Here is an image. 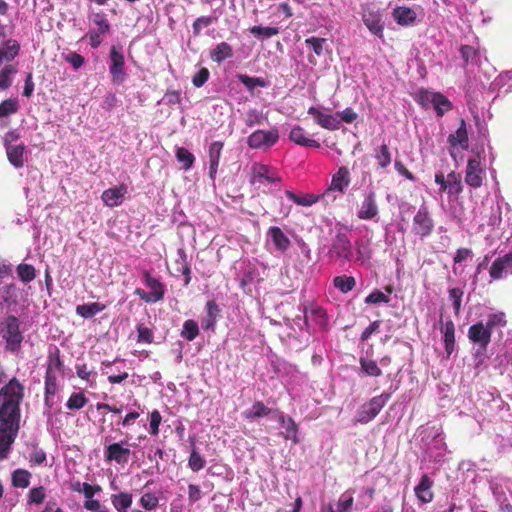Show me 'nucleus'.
Returning a JSON list of instances; mask_svg holds the SVG:
<instances>
[{"mask_svg": "<svg viewBox=\"0 0 512 512\" xmlns=\"http://www.w3.org/2000/svg\"><path fill=\"white\" fill-rule=\"evenodd\" d=\"M24 387L15 378L0 390V460L5 459L20 428Z\"/></svg>", "mask_w": 512, "mask_h": 512, "instance_id": "obj_1", "label": "nucleus"}, {"mask_svg": "<svg viewBox=\"0 0 512 512\" xmlns=\"http://www.w3.org/2000/svg\"><path fill=\"white\" fill-rule=\"evenodd\" d=\"M328 257L332 262L341 264L351 261L353 257L352 244L348 235L343 231V226L338 229L332 241Z\"/></svg>", "mask_w": 512, "mask_h": 512, "instance_id": "obj_2", "label": "nucleus"}, {"mask_svg": "<svg viewBox=\"0 0 512 512\" xmlns=\"http://www.w3.org/2000/svg\"><path fill=\"white\" fill-rule=\"evenodd\" d=\"M421 434H427L422 436L425 454L430 459L439 461L444 456L446 450L443 436L439 431L434 429H423Z\"/></svg>", "mask_w": 512, "mask_h": 512, "instance_id": "obj_3", "label": "nucleus"}, {"mask_svg": "<svg viewBox=\"0 0 512 512\" xmlns=\"http://www.w3.org/2000/svg\"><path fill=\"white\" fill-rule=\"evenodd\" d=\"M19 325V320L14 316H8L1 323V335L11 351H16L23 340Z\"/></svg>", "mask_w": 512, "mask_h": 512, "instance_id": "obj_4", "label": "nucleus"}, {"mask_svg": "<svg viewBox=\"0 0 512 512\" xmlns=\"http://www.w3.org/2000/svg\"><path fill=\"white\" fill-rule=\"evenodd\" d=\"M390 398L389 393H384L373 397L369 402L362 405L356 413L355 421L358 423H368L374 419Z\"/></svg>", "mask_w": 512, "mask_h": 512, "instance_id": "obj_5", "label": "nucleus"}, {"mask_svg": "<svg viewBox=\"0 0 512 512\" xmlns=\"http://www.w3.org/2000/svg\"><path fill=\"white\" fill-rule=\"evenodd\" d=\"M418 101L425 108H433L438 116L451 109V103L444 95L432 91H420Z\"/></svg>", "mask_w": 512, "mask_h": 512, "instance_id": "obj_6", "label": "nucleus"}, {"mask_svg": "<svg viewBox=\"0 0 512 512\" xmlns=\"http://www.w3.org/2000/svg\"><path fill=\"white\" fill-rule=\"evenodd\" d=\"M130 446L128 440H122L106 446L104 449L105 460L120 465L127 464L132 454Z\"/></svg>", "mask_w": 512, "mask_h": 512, "instance_id": "obj_7", "label": "nucleus"}, {"mask_svg": "<svg viewBox=\"0 0 512 512\" xmlns=\"http://www.w3.org/2000/svg\"><path fill=\"white\" fill-rule=\"evenodd\" d=\"M362 20L366 27L374 35L381 37L383 34V21L380 8L373 4H366L362 7Z\"/></svg>", "mask_w": 512, "mask_h": 512, "instance_id": "obj_8", "label": "nucleus"}, {"mask_svg": "<svg viewBox=\"0 0 512 512\" xmlns=\"http://www.w3.org/2000/svg\"><path fill=\"white\" fill-rule=\"evenodd\" d=\"M279 139L277 128L270 130H256L247 139V144L252 149L266 150L272 147Z\"/></svg>", "mask_w": 512, "mask_h": 512, "instance_id": "obj_9", "label": "nucleus"}, {"mask_svg": "<svg viewBox=\"0 0 512 512\" xmlns=\"http://www.w3.org/2000/svg\"><path fill=\"white\" fill-rule=\"evenodd\" d=\"M379 214L375 191L372 189L364 192L363 200L357 206L356 215L360 220H372Z\"/></svg>", "mask_w": 512, "mask_h": 512, "instance_id": "obj_10", "label": "nucleus"}, {"mask_svg": "<svg viewBox=\"0 0 512 512\" xmlns=\"http://www.w3.org/2000/svg\"><path fill=\"white\" fill-rule=\"evenodd\" d=\"M109 57V72L111 74L112 81L116 84H122L126 79L124 55L120 49L116 46H112Z\"/></svg>", "mask_w": 512, "mask_h": 512, "instance_id": "obj_11", "label": "nucleus"}, {"mask_svg": "<svg viewBox=\"0 0 512 512\" xmlns=\"http://www.w3.org/2000/svg\"><path fill=\"white\" fill-rule=\"evenodd\" d=\"M350 171L346 166H341L338 171L332 175L331 183L327 190L322 194L321 198L328 199L333 192L344 193L350 185Z\"/></svg>", "mask_w": 512, "mask_h": 512, "instance_id": "obj_12", "label": "nucleus"}, {"mask_svg": "<svg viewBox=\"0 0 512 512\" xmlns=\"http://www.w3.org/2000/svg\"><path fill=\"white\" fill-rule=\"evenodd\" d=\"M485 177V170L479 156L468 160L465 170V182L472 188H479Z\"/></svg>", "mask_w": 512, "mask_h": 512, "instance_id": "obj_13", "label": "nucleus"}, {"mask_svg": "<svg viewBox=\"0 0 512 512\" xmlns=\"http://www.w3.org/2000/svg\"><path fill=\"white\" fill-rule=\"evenodd\" d=\"M252 176L251 183L264 185L270 184L279 181V177L275 169L262 164V163H254L252 165Z\"/></svg>", "mask_w": 512, "mask_h": 512, "instance_id": "obj_14", "label": "nucleus"}, {"mask_svg": "<svg viewBox=\"0 0 512 512\" xmlns=\"http://www.w3.org/2000/svg\"><path fill=\"white\" fill-rule=\"evenodd\" d=\"M491 281L512 275V253L495 259L489 267Z\"/></svg>", "mask_w": 512, "mask_h": 512, "instance_id": "obj_15", "label": "nucleus"}, {"mask_svg": "<svg viewBox=\"0 0 512 512\" xmlns=\"http://www.w3.org/2000/svg\"><path fill=\"white\" fill-rule=\"evenodd\" d=\"M492 332L487 328L482 321L473 324L468 329V338L474 344L479 346V350L485 351L491 341Z\"/></svg>", "mask_w": 512, "mask_h": 512, "instance_id": "obj_16", "label": "nucleus"}, {"mask_svg": "<svg viewBox=\"0 0 512 512\" xmlns=\"http://www.w3.org/2000/svg\"><path fill=\"white\" fill-rule=\"evenodd\" d=\"M433 230V220L425 206L420 207L413 218V231L419 236H427Z\"/></svg>", "mask_w": 512, "mask_h": 512, "instance_id": "obj_17", "label": "nucleus"}, {"mask_svg": "<svg viewBox=\"0 0 512 512\" xmlns=\"http://www.w3.org/2000/svg\"><path fill=\"white\" fill-rule=\"evenodd\" d=\"M448 142L450 144L451 150L450 155L455 158V149H460L461 151L468 149L469 147V139L468 132L466 128V124L464 120H461V124L459 128L452 133L448 137Z\"/></svg>", "mask_w": 512, "mask_h": 512, "instance_id": "obj_18", "label": "nucleus"}, {"mask_svg": "<svg viewBox=\"0 0 512 512\" xmlns=\"http://www.w3.org/2000/svg\"><path fill=\"white\" fill-rule=\"evenodd\" d=\"M127 193V186L122 184L118 187L109 188L102 193L101 199L105 205L116 207L122 204Z\"/></svg>", "mask_w": 512, "mask_h": 512, "instance_id": "obj_19", "label": "nucleus"}, {"mask_svg": "<svg viewBox=\"0 0 512 512\" xmlns=\"http://www.w3.org/2000/svg\"><path fill=\"white\" fill-rule=\"evenodd\" d=\"M308 114L313 116L315 122L322 128L336 130L340 127V121L336 117L330 114H325L316 107H310Z\"/></svg>", "mask_w": 512, "mask_h": 512, "instance_id": "obj_20", "label": "nucleus"}, {"mask_svg": "<svg viewBox=\"0 0 512 512\" xmlns=\"http://www.w3.org/2000/svg\"><path fill=\"white\" fill-rule=\"evenodd\" d=\"M278 421L281 428L284 429L282 436L287 440H291L294 444L299 443L300 438L298 436V425L295 421L284 414H280Z\"/></svg>", "mask_w": 512, "mask_h": 512, "instance_id": "obj_21", "label": "nucleus"}, {"mask_svg": "<svg viewBox=\"0 0 512 512\" xmlns=\"http://www.w3.org/2000/svg\"><path fill=\"white\" fill-rule=\"evenodd\" d=\"M145 285L150 289L151 302H158L163 299L165 293L164 285L149 272H144Z\"/></svg>", "mask_w": 512, "mask_h": 512, "instance_id": "obj_22", "label": "nucleus"}, {"mask_svg": "<svg viewBox=\"0 0 512 512\" xmlns=\"http://www.w3.org/2000/svg\"><path fill=\"white\" fill-rule=\"evenodd\" d=\"M6 154L9 162L17 169L22 168L26 160V150L24 144L8 146Z\"/></svg>", "mask_w": 512, "mask_h": 512, "instance_id": "obj_23", "label": "nucleus"}, {"mask_svg": "<svg viewBox=\"0 0 512 512\" xmlns=\"http://www.w3.org/2000/svg\"><path fill=\"white\" fill-rule=\"evenodd\" d=\"M267 235L277 251L285 252L289 248L290 240L279 227H270Z\"/></svg>", "mask_w": 512, "mask_h": 512, "instance_id": "obj_24", "label": "nucleus"}, {"mask_svg": "<svg viewBox=\"0 0 512 512\" xmlns=\"http://www.w3.org/2000/svg\"><path fill=\"white\" fill-rule=\"evenodd\" d=\"M289 139L297 145L304 147L319 148L320 143L316 140L310 139L306 136L305 130L300 126H295L291 129Z\"/></svg>", "mask_w": 512, "mask_h": 512, "instance_id": "obj_25", "label": "nucleus"}, {"mask_svg": "<svg viewBox=\"0 0 512 512\" xmlns=\"http://www.w3.org/2000/svg\"><path fill=\"white\" fill-rule=\"evenodd\" d=\"M441 332L443 334L444 348L448 356H450L455 349V326L454 323L449 320L442 327Z\"/></svg>", "mask_w": 512, "mask_h": 512, "instance_id": "obj_26", "label": "nucleus"}, {"mask_svg": "<svg viewBox=\"0 0 512 512\" xmlns=\"http://www.w3.org/2000/svg\"><path fill=\"white\" fill-rule=\"evenodd\" d=\"M222 148L223 143L220 141L213 142L209 147V175L212 179L217 173Z\"/></svg>", "mask_w": 512, "mask_h": 512, "instance_id": "obj_27", "label": "nucleus"}, {"mask_svg": "<svg viewBox=\"0 0 512 512\" xmlns=\"http://www.w3.org/2000/svg\"><path fill=\"white\" fill-rule=\"evenodd\" d=\"M449 196L457 197L463 191V185L460 174L452 171L446 177L444 190Z\"/></svg>", "mask_w": 512, "mask_h": 512, "instance_id": "obj_28", "label": "nucleus"}, {"mask_svg": "<svg viewBox=\"0 0 512 512\" xmlns=\"http://www.w3.org/2000/svg\"><path fill=\"white\" fill-rule=\"evenodd\" d=\"M177 259L175 260V270L178 273H181L184 279V285L187 286L191 281V270L189 263L187 261L186 253L183 249H178L177 251Z\"/></svg>", "mask_w": 512, "mask_h": 512, "instance_id": "obj_29", "label": "nucleus"}, {"mask_svg": "<svg viewBox=\"0 0 512 512\" xmlns=\"http://www.w3.org/2000/svg\"><path fill=\"white\" fill-rule=\"evenodd\" d=\"M219 312V307L214 301L207 302L206 316L201 321V325L204 330H214Z\"/></svg>", "mask_w": 512, "mask_h": 512, "instance_id": "obj_30", "label": "nucleus"}, {"mask_svg": "<svg viewBox=\"0 0 512 512\" xmlns=\"http://www.w3.org/2000/svg\"><path fill=\"white\" fill-rule=\"evenodd\" d=\"M309 321H315L316 324L323 326L326 323V313L319 306H311L304 311V322L308 327Z\"/></svg>", "mask_w": 512, "mask_h": 512, "instance_id": "obj_31", "label": "nucleus"}, {"mask_svg": "<svg viewBox=\"0 0 512 512\" xmlns=\"http://www.w3.org/2000/svg\"><path fill=\"white\" fill-rule=\"evenodd\" d=\"M232 56L233 49L226 42H221L217 44L215 48L210 52L211 59L216 63H221L224 60L231 58Z\"/></svg>", "mask_w": 512, "mask_h": 512, "instance_id": "obj_32", "label": "nucleus"}, {"mask_svg": "<svg viewBox=\"0 0 512 512\" xmlns=\"http://www.w3.org/2000/svg\"><path fill=\"white\" fill-rule=\"evenodd\" d=\"M462 58L467 65H480L482 61V54L480 50L475 49L473 46L463 45L460 49Z\"/></svg>", "mask_w": 512, "mask_h": 512, "instance_id": "obj_33", "label": "nucleus"}, {"mask_svg": "<svg viewBox=\"0 0 512 512\" xmlns=\"http://www.w3.org/2000/svg\"><path fill=\"white\" fill-rule=\"evenodd\" d=\"M106 306L99 302H92L88 304L78 305L76 307V313L83 318L89 319L94 317L96 314L102 312Z\"/></svg>", "mask_w": 512, "mask_h": 512, "instance_id": "obj_34", "label": "nucleus"}, {"mask_svg": "<svg viewBox=\"0 0 512 512\" xmlns=\"http://www.w3.org/2000/svg\"><path fill=\"white\" fill-rule=\"evenodd\" d=\"M394 19L400 25H409L411 24L415 18L416 13L414 10L407 7H398L393 11Z\"/></svg>", "mask_w": 512, "mask_h": 512, "instance_id": "obj_35", "label": "nucleus"}, {"mask_svg": "<svg viewBox=\"0 0 512 512\" xmlns=\"http://www.w3.org/2000/svg\"><path fill=\"white\" fill-rule=\"evenodd\" d=\"M459 476L466 479L476 480V478H483V476L479 475L476 470V465L469 461L465 460L459 464L458 467Z\"/></svg>", "mask_w": 512, "mask_h": 512, "instance_id": "obj_36", "label": "nucleus"}, {"mask_svg": "<svg viewBox=\"0 0 512 512\" xmlns=\"http://www.w3.org/2000/svg\"><path fill=\"white\" fill-rule=\"evenodd\" d=\"M286 196L288 199L296 203L297 205L304 206V207H310L313 204L317 203L320 199L319 196H315L312 194H306L303 196L296 195L292 191H286Z\"/></svg>", "mask_w": 512, "mask_h": 512, "instance_id": "obj_37", "label": "nucleus"}, {"mask_svg": "<svg viewBox=\"0 0 512 512\" xmlns=\"http://www.w3.org/2000/svg\"><path fill=\"white\" fill-rule=\"evenodd\" d=\"M374 157L380 168L388 167L392 160L389 147L386 144H382L381 146L375 149Z\"/></svg>", "mask_w": 512, "mask_h": 512, "instance_id": "obj_38", "label": "nucleus"}, {"mask_svg": "<svg viewBox=\"0 0 512 512\" xmlns=\"http://www.w3.org/2000/svg\"><path fill=\"white\" fill-rule=\"evenodd\" d=\"M17 73V69L13 65H7L0 70V89L6 90L8 89L12 82L13 78Z\"/></svg>", "mask_w": 512, "mask_h": 512, "instance_id": "obj_39", "label": "nucleus"}, {"mask_svg": "<svg viewBox=\"0 0 512 512\" xmlns=\"http://www.w3.org/2000/svg\"><path fill=\"white\" fill-rule=\"evenodd\" d=\"M433 482H419L415 487V494L422 503H429L433 499V493L431 491V485Z\"/></svg>", "mask_w": 512, "mask_h": 512, "instance_id": "obj_40", "label": "nucleus"}, {"mask_svg": "<svg viewBox=\"0 0 512 512\" xmlns=\"http://www.w3.org/2000/svg\"><path fill=\"white\" fill-rule=\"evenodd\" d=\"M88 403L83 392H74L68 398L65 406L68 410H80Z\"/></svg>", "mask_w": 512, "mask_h": 512, "instance_id": "obj_41", "label": "nucleus"}, {"mask_svg": "<svg viewBox=\"0 0 512 512\" xmlns=\"http://www.w3.org/2000/svg\"><path fill=\"white\" fill-rule=\"evenodd\" d=\"M333 283L342 293H348L354 288L356 281L352 276L342 275L335 277Z\"/></svg>", "mask_w": 512, "mask_h": 512, "instance_id": "obj_42", "label": "nucleus"}, {"mask_svg": "<svg viewBox=\"0 0 512 512\" xmlns=\"http://www.w3.org/2000/svg\"><path fill=\"white\" fill-rule=\"evenodd\" d=\"M0 48L1 52L4 54V57H6V61H11L18 55L20 45L16 40L9 39L5 41Z\"/></svg>", "mask_w": 512, "mask_h": 512, "instance_id": "obj_43", "label": "nucleus"}, {"mask_svg": "<svg viewBox=\"0 0 512 512\" xmlns=\"http://www.w3.org/2000/svg\"><path fill=\"white\" fill-rule=\"evenodd\" d=\"M71 489L73 491L83 492L85 497L87 499H90L95 495V493L101 490V487L98 485L92 486L88 482H73L71 485Z\"/></svg>", "mask_w": 512, "mask_h": 512, "instance_id": "obj_44", "label": "nucleus"}, {"mask_svg": "<svg viewBox=\"0 0 512 512\" xmlns=\"http://www.w3.org/2000/svg\"><path fill=\"white\" fill-rule=\"evenodd\" d=\"M326 42L327 40L325 38L314 36L305 39V45L311 48L317 56H322L324 54Z\"/></svg>", "mask_w": 512, "mask_h": 512, "instance_id": "obj_45", "label": "nucleus"}, {"mask_svg": "<svg viewBox=\"0 0 512 512\" xmlns=\"http://www.w3.org/2000/svg\"><path fill=\"white\" fill-rule=\"evenodd\" d=\"M360 366L361 370L368 376L378 377L382 374L381 369L374 360L361 358Z\"/></svg>", "mask_w": 512, "mask_h": 512, "instance_id": "obj_46", "label": "nucleus"}, {"mask_svg": "<svg viewBox=\"0 0 512 512\" xmlns=\"http://www.w3.org/2000/svg\"><path fill=\"white\" fill-rule=\"evenodd\" d=\"M199 334V327L196 321L186 320L183 324L181 336L188 341L194 340Z\"/></svg>", "mask_w": 512, "mask_h": 512, "instance_id": "obj_47", "label": "nucleus"}, {"mask_svg": "<svg viewBox=\"0 0 512 512\" xmlns=\"http://www.w3.org/2000/svg\"><path fill=\"white\" fill-rule=\"evenodd\" d=\"M17 274L20 280L24 283H29L32 280H34L36 274H35V268L30 264H19L17 266Z\"/></svg>", "mask_w": 512, "mask_h": 512, "instance_id": "obj_48", "label": "nucleus"}, {"mask_svg": "<svg viewBox=\"0 0 512 512\" xmlns=\"http://www.w3.org/2000/svg\"><path fill=\"white\" fill-rule=\"evenodd\" d=\"M250 32L257 38L268 39L279 33L277 27H264V26H253L250 28Z\"/></svg>", "mask_w": 512, "mask_h": 512, "instance_id": "obj_49", "label": "nucleus"}, {"mask_svg": "<svg viewBox=\"0 0 512 512\" xmlns=\"http://www.w3.org/2000/svg\"><path fill=\"white\" fill-rule=\"evenodd\" d=\"M132 503V497L128 493H121L114 497L113 505L118 512H127Z\"/></svg>", "mask_w": 512, "mask_h": 512, "instance_id": "obj_50", "label": "nucleus"}, {"mask_svg": "<svg viewBox=\"0 0 512 512\" xmlns=\"http://www.w3.org/2000/svg\"><path fill=\"white\" fill-rule=\"evenodd\" d=\"M176 158L183 164V169L188 170L194 163V156L186 148L180 147L176 151Z\"/></svg>", "mask_w": 512, "mask_h": 512, "instance_id": "obj_51", "label": "nucleus"}, {"mask_svg": "<svg viewBox=\"0 0 512 512\" xmlns=\"http://www.w3.org/2000/svg\"><path fill=\"white\" fill-rule=\"evenodd\" d=\"M270 413V409L267 408L262 402L258 401L252 405V407L245 412L247 418H258L266 416Z\"/></svg>", "mask_w": 512, "mask_h": 512, "instance_id": "obj_52", "label": "nucleus"}, {"mask_svg": "<svg viewBox=\"0 0 512 512\" xmlns=\"http://www.w3.org/2000/svg\"><path fill=\"white\" fill-rule=\"evenodd\" d=\"M264 116L262 112L256 109H250L245 113V123L248 127H253L255 125H261L264 122Z\"/></svg>", "mask_w": 512, "mask_h": 512, "instance_id": "obj_53", "label": "nucleus"}, {"mask_svg": "<svg viewBox=\"0 0 512 512\" xmlns=\"http://www.w3.org/2000/svg\"><path fill=\"white\" fill-rule=\"evenodd\" d=\"M492 332L495 327H504L506 325L505 314L502 312L490 314L484 324Z\"/></svg>", "mask_w": 512, "mask_h": 512, "instance_id": "obj_54", "label": "nucleus"}, {"mask_svg": "<svg viewBox=\"0 0 512 512\" xmlns=\"http://www.w3.org/2000/svg\"><path fill=\"white\" fill-rule=\"evenodd\" d=\"M353 505V496L350 492H344L337 502V512H349Z\"/></svg>", "mask_w": 512, "mask_h": 512, "instance_id": "obj_55", "label": "nucleus"}, {"mask_svg": "<svg viewBox=\"0 0 512 512\" xmlns=\"http://www.w3.org/2000/svg\"><path fill=\"white\" fill-rule=\"evenodd\" d=\"M18 110V102L16 99H7L0 104V117H6L16 113Z\"/></svg>", "mask_w": 512, "mask_h": 512, "instance_id": "obj_56", "label": "nucleus"}, {"mask_svg": "<svg viewBox=\"0 0 512 512\" xmlns=\"http://www.w3.org/2000/svg\"><path fill=\"white\" fill-rule=\"evenodd\" d=\"M58 391L57 373L53 371L46 372L45 376V392L46 394H56Z\"/></svg>", "mask_w": 512, "mask_h": 512, "instance_id": "obj_57", "label": "nucleus"}, {"mask_svg": "<svg viewBox=\"0 0 512 512\" xmlns=\"http://www.w3.org/2000/svg\"><path fill=\"white\" fill-rule=\"evenodd\" d=\"M356 252L358 261L365 262L371 258V250L367 242H356Z\"/></svg>", "mask_w": 512, "mask_h": 512, "instance_id": "obj_58", "label": "nucleus"}, {"mask_svg": "<svg viewBox=\"0 0 512 512\" xmlns=\"http://www.w3.org/2000/svg\"><path fill=\"white\" fill-rule=\"evenodd\" d=\"M239 81L249 90L254 89L255 87H264L265 82L261 78H254L248 75H238Z\"/></svg>", "mask_w": 512, "mask_h": 512, "instance_id": "obj_59", "label": "nucleus"}, {"mask_svg": "<svg viewBox=\"0 0 512 512\" xmlns=\"http://www.w3.org/2000/svg\"><path fill=\"white\" fill-rule=\"evenodd\" d=\"M46 496V492L44 487L39 486L31 489L28 494V502L29 503H35V504H41Z\"/></svg>", "mask_w": 512, "mask_h": 512, "instance_id": "obj_60", "label": "nucleus"}, {"mask_svg": "<svg viewBox=\"0 0 512 512\" xmlns=\"http://www.w3.org/2000/svg\"><path fill=\"white\" fill-rule=\"evenodd\" d=\"M216 20V18H213V17H206V16H203V17H199L197 18L192 27H193V33L194 35H199L201 33V30L204 28V27H208L209 25H211L214 21Z\"/></svg>", "mask_w": 512, "mask_h": 512, "instance_id": "obj_61", "label": "nucleus"}, {"mask_svg": "<svg viewBox=\"0 0 512 512\" xmlns=\"http://www.w3.org/2000/svg\"><path fill=\"white\" fill-rule=\"evenodd\" d=\"M463 296V291L460 288H452L449 290V297L453 302V308L455 311V314H459L461 309V300Z\"/></svg>", "mask_w": 512, "mask_h": 512, "instance_id": "obj_62", "label": "nucleus"}, {"mask_svg": "<svg viewBox=\"0 0 512 512\" xmlns=\"http://www.w3.org/2000/svg\"><path fill=\"white\" fill-rule=\"evenodd\" d=\"M93 23L98 27V31L100 33H107L110 29V25L108 23V20L106 19V16L102 13H96L92 17Z\"/></svg>", "mask_w": 512, "mask_h": 512, "instance_id": "obj_63", "label": "nucleus"}, {"mask_svg": "<svg viewBox=\"0 0 512 512\" xmlns=\"http://www.w3.org/2000/svg\"><path fill=\"white\" fill-rule=\"evenodd\" d=\"M140 503L146 510H152L157 507L158 498L155 496V494L147 492L142 495Z\"/></svg>", "mask_w": 512, "mask_h": 512, "instance_id": "obj_64", "label": "nucleus"}]
</instances>
